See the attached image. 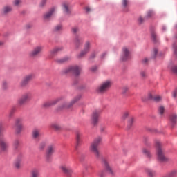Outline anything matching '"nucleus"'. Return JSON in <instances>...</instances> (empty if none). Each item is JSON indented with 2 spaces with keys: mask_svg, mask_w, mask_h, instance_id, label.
Here are the masks:
<instances>
[{
  "mask_svg": "<svg viewBox=\"0 0 177 177\" xmlns=\"http://www.w3.org/2000/svg\"><path fill=\"white\" fill-rule=\"evenodd\" d=\"M81 100V95H77L70 103H68L66 100V97L64 95L59 96L54 100L45 102L43 106L44 107H52V106H56L57 103L59 102H64L57 108V111H62V110H66L70 109L73 104L77 103L78 100Z\"/></svg>",
  "mask_w": 177,
  "mask_h": 177,
  "instance_id": "f257e3e1",
  "label": "nucleus"
},
{
  "mask_svg": "<svg viewBox=\"0 0 177 177\" xmlns=\"http://www.w3.org/2000/svg\"><path fill=\"white\" fill-rule=\"evenodd\" d=\"M102 137H96L90 145V151L93 153L96 158H100V151H99L98 147L100 145H102Z\"/></svg>",
  "mask_w": 177,
  "mask_h": 177,
  "instance_id": "f03ea898",
  "label": "nucleus"
},
{
  "mask_svg": "<svg viewBox=\"0 0 177 177\" xmlns=\"http://www.w3.org/2000/svg\"><path fill=\"white\" fill-rule=\"evenodd\" d=\"M155 146L156 147V154L158 157V160L159 161H161L162 162H164L168 160L167 157H165V153H164V150L162 148H161V142H160L158 140H156L155 142Z\"/></svg>",
  "mask_w": 177,
  "mask_h": 177,
  "instance_id": "7ed1b4c3",
  "label": "nucleus"
},
{
  "mask_svg": "<svg viewBox=\"0 0 177 177\" xmlns=\"http://www.w3.org/2000/svg\"><path fill=\"white\" fill-rule=\"evenodd\" d=\"M64 74H73L76 77L80 75L81 73V67L78 66H71L62 71Z\"/></svg>",
  "mask_w": 177,
  "mask_h": 177,
  "instance_id": "20e7f679",
  "label": "nucleus"
},
{
  "mask_svg": "<svg viewBox=\"0 0 177 177\" xmlns=\"http://www.w3.org/2000/svg\"><path fill=\"white\" fill-rule=\"evenodd\" d=\"M113 85L111 80H106L103 82L97 88V91L98 93H106Z\"/></svg>",
  "mask_w": 177,
  "mask_h": 177,
  "instance_id": "39448f33",
  "label": "nucleus"
},
{
  "mask_svg": "<svg viewBox=\"0 0 177 177\" xmlns=\"http://www.w3.org/2000/svg\"><path fill=\"white\" fill-rule=\"evenodd\" d=\"M31 99H32V93L30 92H26L18 100V104L19 106H23L26 104L27 102L31 101Z\"/></svg>",
  "mask_w": 177,
  "mask_h": 177,
  "instance_id": "423d86ee",
  "label": "nucleus"
},
{
  "mask_svg": "<svg viewBox=\"0 0 177 177\" xmlns=\"http://www.w3.org/2000/svg\"><path fill=\"white\" fill-rule=\"evenodd\" d=\"M42 50H44V46H37L29 53V57L31 58L37 57L41 55Z\"/></svg>",
  "mask_w": 177,
  "mask_h": 177,
  "instance_id": "0eeeda50",
  "label": "nucleus"
},
{
  "mask_svg": "<svg viewBox=\"0 0 177 177\" xmlns=\"http://www.w3.org/2000/svg\"><path fill=\"white\" fill-rule=\"evenodd\" d=\"M22 122H23L22 118H17L15 120V131L17 135L21 133V131H23Z\"/></svg>",
  "mask_w": 177,
  "mask_h": 177,
  "instance_id": "6e6552de",
  "label": "nucleus"
},
{
  "mask_svg": "<svg viewBox=\"0 0 177 177\" xmlns=\"http://www.w3.org/2000/svg\"><path fill=\"white\" fill-rule=\"evenodd\" d=\"M55 149H56V146L55 144H51L48 146L46 154V161L48 162H50V157H52V154L55 153Z\"/></svg>",
  "mask_w": 177,
  "mask_h": 177,
  "instance_id": "1a4fd4ad",
  "label": "nucleus"
},
{
  "mask_svg": "<svg viewBox=\"0 0 177 177\" xmlns=\"http://www.w3.org/2000/svg\"><path fill=\"white\" fill-rule=\"evenodd\" d=\"M102 111L95 110L93 112L91 115V124L96 125L99 122V116L100 115Z\"/></svg>",
  "mask_w": 177,
  "mask_h": 177,
  "instance_id": "9d476101",
  "label": "nucleus"
},
{
  "mask_svg": "<svg viewBox=\"0 0 177 177\" xmlns=\"http://www.w3.org/2000/svg\"><path fill=\"white\" fill-rule=\"evenodd\" d=\"M55 12H56L55 8H53L50 9L48 11H47L46 12H45L43 15V20L44 21H49V20H50L52 16H53V15H55Z\"/></svg>",
  "mask_w": 177,
  "mask_h": 177,
  "instance_id": "9b49d317",
  "label": "nucleus"
},
{
  "mask_svg": "<svg viewBox=\"0 0 177 177\" xmlns=\"http://www.w3.org/2000/svg\"><path fill=\"white\" fill-rule=\"evenodd\" d=\"M90 49H91V42L86 41L84 44V50L80 54L77 55V57L79 59H81V57H84L85 55H86V53L89 52Z\"/></svg>",
  "mask_w": 177,
  "mask_h": 177,
  "instance_id": "f8f14e48",
  "label": "nucleus"
},
{
  "mask_svg": "<svg viewBox=\"0 0 177 177\" xmlns=\"http://www.w3.org/2000/svg\"><path fill=\"white\" fill-rule=\"evenodd\" d=\"M129 59H131V53L129 52L128 48L124 47L122 48V55L121 56V60L122 62H126V60H129Z\"/></svg>",
  "mask_w": 177,
  "mask_h": 177,
  "instance_id": "ddd939ff",
  "label": "nucleus"
},
{
  "mask_svg": "<svg viewBox=\"0 0 177 177\" xmlns=\"http://www.w3.org/2000/svg\"><path fill=\"white\" fill-rule=\"evenodd\" d=\"M60 169L64 172V174H66L68 177H71V174H73V169L70 167V166L67 165H62L60 166Z\"/></svg>",
  "mask_w": 177,
  "mask_h": 177,
  "instance_id": "4468645a",
  "label": "nucleus"
},
{
  "mask_svg": "<svg viewBox=\"0 0 177 177\" xmlns=\"http://www.w3.org/2000/svg\"><path fill=\"white\" fill-rule=\"evenodd\" d=\"M62 10L65 15H71V9H70V4L68 3H62Z\"/></svg>",
  "mask_w": 177,
  "mask_h": 177,
  "instance_id": "2eb2a0df",
  "label": "nucleus"
},
{
  "mask_svg": "<svg viewBox=\"0 0 177 177\" xmlns=\"http://www.w3.org/2000/svg\"><path fill=\"white\" fill-rule=\"evenodd\" d=\"M13 8L12 6H4L1 10L2 15H9L11 12H12Z\"/></svg>",
  "mask_w": 177,
  "mask_h": 177,
  "instance_id": "dca6fc26",
  "label": "nucleus"
},
{
  "mask_svg": "<svg viewBox=\"0 0 177 177\" xmlns=\"http://www.w3.org/2000/svg\"><path fill=\"white\" fill-rule=\"evenodd\" d=\"M84 41L82 40V38L79 37L78 36H76L74 39V45L76 49H78L81 45H82V43Z\"/></svg>",
  "mask_w": 177,
  "mask_h": 177,
  "instance_id": "f3484780",
  "label": "nucleus"
},
{
  "mask_svg": "<svg viewBox=\"0 0 177 177\" xmlns=\"http://www.w3.org/2000/svg\"><path fill=\"white\" fill-rule=\"evenodd\" d=\"M148 98L150 100H153V102H156V103H158V102H161L162 100V98L160 95H153L151 93L149 94Z\"/></svg>",
  "mask_w": 177,
  "mask_h": 177,
  "instance_id": "a211bd4d",
  "label": "nucleus"
},
{
  "mask_svg": "<svg viewBox=\"0 0 177 177\" xmlns=\"http://www.w3.org/2000/svg\"><path fill=\"white\" fill-rule=\"evenodd\" d=\"M41 136V130L39 129H34L32 131V138L33 139H39Z\"/></svg>",
  "mask_w": 177,
  "mask_h": 177,
  "instance_id": "6ab92c4d",
  "label": "nucleus"
},
{
  "mask_svg": "<svg viewBox=\"0 0 177 177\" xmlns=\"http://www.w3.org/2000/svg\"><path fill=\"white\" fill-rule=\"evenodd\" d=\"M41 173L39 171V169L38 168H33L30 171V177H39Z\"/></svg>",
  "mask_w": 177,
  "mask_h": 177,
  "instance_id": "aec40b11",
  "label": "nucleus"
},
{
  "mask_svg": "<svg viewBox=\"0 0 177 177\" xmlns=\"http://www.w3.org/2000/svg\"><path fill=\"white\" fill-rule=\"evenodd\" d=\"M103 165L105 167L107 172H109V174H111V175H113V169L110 167V164L109 163V161L106 160H104Z\"/></svg>",
  "mask_w": 177,
  "mask_h": 177,
  "instance_id": "412c9836",
  "label": "nucleus"
},
{
  "mask_svg": "<svg viewBox=\"0 0 177 177\" xmlns=\"http://www.w3.org/2000/svg\"><path fill=\"white\" fill-rule=\"evenodd\" d=\"M0 149L3 151H5L8 149V142L3 138L0 139Z\"/></svg>",
  "mask_w": 177,
  "mask_h": 177,
  "instance_id": "4be33fe9",
  "label": "nucleus"
},
{
  "mask_svg": "<svg viewBox=\"0 0 177 177\" xmlns=\"http://www.w3.org/2000/svg\"><path fill=\"white\" fill-rule=\"evenodd\" d=\"M62 50H63V47H55L50 51V56L53 57V55L59 53V52H62Z\"/></svg>",
  "mask_w": 177,
  "mask_h": 177,
  "instance_id": "5701e85b",
  "label": "nucleus"
},
{
  "mask_svg": "<svg viewBox=\"0 0 177 177\" xmlns=\"http://www.w3.org/2000/svg\"><path fill=\"white\" fill-rule=\"evenodd\" d=\"M68 60H70V57H65L64 58H58L55 59V62L59 64H63V63H66Z\"/></svg>",
  "mask_w": 177,
  "mask_h": 177,
  "instance_id": "b1692460",
  "label": "nucleus"
},
{
  "mask_svg": "<svg viewBox=\"0 0 177 177\" xmlns=\"http://www.w3.org/2000/svg\"><path fill=\"white\" fill-rule=\"evenodd\" d=\"M82 139V133L81 131H76V142H77V146L81 144Z\"/></svg>",
  "mask_w": 177,
  "mask_h": 177,
  "instance_id": "393cba45",
  "label": "nucleus"
},
{
  "mask_svg": "<svg viewBox=\"0 0 177 177\" xmlns=\"http://www.w3.org/2000/svg\"><path fill=\"white\" fill-rule=\"evenodd\" d=\"M35 78V75L34 73H30L28 75H26L25 77H24V79L26 80V81L28 82V83H30V81H32V80H34Z\"/></svg>",
  "mask_w": 177,
  "mask_h": 177,
  "instance_id": "a878e982",
  "label": "nucleus"
},
{
  "mask_svg": "<svg viewBox=\"0 0 177 177\" xmlns=\"http://www.w3.org/2000/svg\"><path fill=\"white\" fill-rule=\"evenodd\" d=\"M20 145H21V142L19 140H15L13 143L15 150H19Z\"/></svg>",
  "mask_w": 177,
  "mask_h": 177,
  "instance_id": "bb28decb",
  "label": "nucleus"
},
{
  "mask_svg": "<svg viewBox=\"0 0 177 177\" xmlns=\"http://www.w3.org/2000/svg\"><path fill=\"white\" fill-rule=\"evenodd\" d=\"M51 128L55 131H60L62 129V126L57 123H54L51 124Z\"/></svg>",
  "mask_w": 177,
  "mask_h": 177,
  "instance_id": "cd10ccee",
  "label": "nucleus"
},
{
  "mask_svg": "<svg viewBox=\"0 0 177 177\" xmlns=\"http://www.w3.org/2000/svg\"><path fill=\"white\" fill-rule=\"evenodd\" d=\"M28 84H29L27 80H26V79H24V77H23L22 80L19 83V85H20L21 88H26V86H27V85H28Z\"/></svg>",
  "mask_w": 177,
  "mask_h": 177,
  "instance_id": "c85d7f7f",
  "label": "nucleus"
},
{
  "mask_svg": "<svg viewBox=\"0 0 177 177\" xmlns=\"http://www.w3.org/2000/svg\"><path fill=\"white\" fill-rule=\"evenodd\" d=\"M145 172L149 177H153L154 175H156V172L151 169H146Z\"/></svg>",
  "mask_w": 177,
  "mask_h": 177,
  "instance_id": "c756f323",
  "label": "nucleus"
},
{
  "mask_svg": "<svg viewBox=\"0 0 177 177\" xmlns=\"http://www.w3.org/2000/svg\"><path fill=\"white\" fill-rule=\"evenodd\" d=\"M133 122H135V118H131L128 121V124H127L128 129H131V128H132V125H133Z\"/></svg>",
  "mask_w": 177,
  "mask_h": 177,
  "instance_id": "7c9ffc66",
  "label": "nucleus"
},
{
  "mask_svg": "<svg viewBox=\"0 0 177 177\" xmlns=\"http://www.w3.org/2000/svg\"><path fill=\"white\" fill-rule=\"evenodd\" d=\"M153 16H154V11L150 10L147 11L145 18L146 19H151V17H153Z\"/></svg>",
  "mask_w": 177,
  "mask_h": 177,
  "instance_id": "2f4dec72",
  "label": "nucleus"
},
{
  "mask_svg": "<svg viewBox=\"0 0 177 177\" xmlns=\"http://www.w3.org/2000/svg\"><path fill=\"white\" fill-rule=\"evenodd\" d=\"M21 159H17L15 162V167L17 169H20L21 168Z\"/></svg>",
  "mask_w": 177,
  "mask_h": 177,
  "instance_id": "473e14b6",
  "label": "nucleus"
},
{
  "mask_svg": "<svg viewBox=\"0 0 177 177\" xmlns=\"http://www.w3.org/2000/svg\"><path fill=\"white\" fill-rule=\"evenodd\" d=\"M142 153L143 154H145V156H146V157H147L148 158H151V153H150V151L146 149H142Z\"/></svg>",
  "mask_w": 177,
  "mask_h": 177,
  "instance_id": "72a5a7b5",
  "label": "nucleus"
},
{
  "mask_svg": "<svg viewBox=\"0 0 177 177\" xmlns=\"http://www.w3.org/2000/svg\"><path fill=\"white\" fill-rule=\"evenodd\" d=\"M146 20H147V18L146 17H143L142 16H140L138 19L139 24H143Z\"/></svg>",
  "mask_w": 177,
  "mask_h": 177,
  "instance_id": "f704fd0d",
  "label": "nucleus"
},
{
  "mask_svg": "<svg viewBox=\"0 0 177 177\" xmlns=\"http://www.w3.org/2000/svg\"><path fill=\"white\" fill-rule=\"evenodd\" d=\"M45 147H46V142L43 141V142H40V144L39 145V150H44Z\"/></svg>",
  "mask_w": 177,
  "mask_h": 177,
  "instance_id": "c9c22d12",
  "label": "nucleus"
},
{
  "mask_svg": "<svg viewBox=\"0 0 177 177\" xmlns=\"http://www.w3.org/2000/svg\"><path fill=\"white\" fill-rule=\"evenodd\" d=\"M62 30H63V26L59 24V25H57L55 28H54V31L55 32H59V31H62Z\"/></svg>",
  "mask_w": 177,
  "mask_h": 177,
  "instance_id": "e433bc0d",
  "label": "nucleus"
},
{
  "mask_svg": "<svg viewBox=\"0 0 177 177\" xmlns=\"http://www.w3.org/2000/svg\"><path fill=\"white\" fill-rule=\"evenodd\" d=\"M3 126L2 125V123H0V139H3Z\"/></svg>",
  "mask_w": 177,
  "mask_h": 177,
  "instance_id": "4c0bfd02",
  "label": "nucleus"
},
{
  "mask_svg": "<svg viewBox=\"0 0 177 177\" xmlns=\"http://www.w3.org/2000/svg\"><path fill=\"white\" fill-rule=\"evenodd\" d=\"M151 39L153 41V42H157V35L156 34V32L152 31L151 32Z\"/></svg>",
  "mask_w": 177,
  "mask_h": 177,
  "instance_id": "58836bf2",
  "label": "nucleus"
},
{
  "mask_svg": "<svg viewBox=\"0 0 177 177\" xmlns=\"http://www.w3.org/2000/svg\"><path fill=\"white\" fill-rule=\"evenodd\" d=\"M170 120H171V122H172L173 124H176V121H177L176 115H171L170 117Z\"/></svg>",
  "mask_w": 177,
  "mask_h": 177,
  "instance_id": "ea45409f",
  "label": "nucleus"
},
{
  "mask_svg": "<svg viewBox=\"0 0 177 177\" xmlns=\"http://www.w3.org/2000/svg\"><path fill=\"white\" fill-rule=\"evenodd\" d=\"M177 175V171L176 170L172 171L169 172L166 176L167 177H175Z\"/></svg>",
  "mask_w": 177,
  "mask_h": 177,
  "instance_id": "a19ab883",
  "label": "nucleus"
},
{
  "mask_svg": "<svg viewBox=\"0 0 177 177\" xmlns=\"http://www.w3.org/2000/svg\"><path fill=\"white\" fill-rule=\"evenodd\" d=\"M128 3H129V0H122V5L123 8H127Z\"/></svg>",
  "mask_w": 177,
  "mask_h": 177,
  "instance_id": "79ce46f5",
  "label": "nucleus"
},
{
  "mask_svg": "<svg viewBox=\"0 0 177 177\" xmlns=\"http://www.w3.org/2000/svg\"><path fill=\"white\" fill-rule=\"evenodd\" d=\"M158 111L160 115H162V114H164V111H165V108H164L163 106H160L158 108Z\"/></svg>",
  "mask_w": 177,
  "mask_h": 177,
  "instance_id": "37998d69",
  "label": "nucleus"
},
{
  "mask_svg": "<svg viewBox=\"0 0 177 177\" xmlns=\"http://www.w3.org/2000/svg\"><path fill=\"white\" fill-rule=\"evenodd\" d=\"M80 31V28L78 27L75 26L71 28V32L73 34H77Z\"/></svg>",
  "mask_w": 177,
  "mask_h": 177,
  "instance_id": "c03bdc74",
  "label": "nucleus"
},
{
  "mask_svg": "<svg viewBox=\"0 0 177 177\" xmlns=\"http://www.w3.org/2000/svg\"><path fill=\"white\" fill-rule=\"evenodd\" d=\"M129 90V88L127 86H124L122 88V95H125V93H127V92H128Z\"/></svg>",
  "mask_w": 177,
  "mask_h": 177,
  "instance_id": "a18cd8bd",
  "label": "nucleus"
},
{
  "mask_svg": "<svg viewBox=\"0 0 177 177\" xmlns=\"http://www.w3.org/2000/svg\"><path fill=\"white\" fill-rule=\"evenodd\" d=\"M21 3V0H14L13 5L15 6H19Z\"/></svg>",
  "mask_w": 177,
  "mask_h": 177,
  "instance_id": "49530a36",
  "label": "nucleus"
},
{
  "mask_svg": "<svg viewBox=\"0 0 177 177\" xmlns=\"http://www.w3.org/2000/svg\"><path fill=\"white\" fill-rule=\"evenodd\" d=\"M46 2H48V0H41L39 4L40 8H44L46 5Z\"/></svg>",
  "mask_w": 177,
  "mask_h": 177,
  "instance_id": "de8ad7c7",
  "label": "nucleus"
},
{
  "mask_svg": "<svg viewBox=\"0 0 177 177\" xmlns=\"http://www.w3.org/2000/svg\"><path fill=\"white\" fill-rule=\"evenodd\" d=\"M128 115H129V112H124L122 117V120H127V118H128Z\"/></svg>",
  "mask_w": 177,
  "mask_h": 177,
  "instance_id": "09e8293b",
  "label": "nucleus"
},
{
  "mask_svg": "<svg viewBox=\"0 0 177 177\" xmlns=\"http://www.w3.org/2000/svg\"><path fill=\"white\" fill-rule=\"evenodd\" d=\"M90 70L92 71V73H96V71H97V66H93L90 68Z\"/></svg>",
  "mask_w": 177,
  "mask_h": 177,
  "instance_id": "8fccbe9b",
  "label": "nucleus"
},
{
  "mask_svg": "<svg viewBox=\"0 0 177 177\" xmlns=\"http://www.w3.org/2000/svg\"><path fill=\"white\" fill-rule=\"evenodd\" d=\"M140 75L142 78H147V74L146 73L145 71H141L140 72Z\"/></svg>",
  "mask_w": 177,
  "mask_h": 177,
  "instance_id": "3c124183",
  "label": "nucleus"
},
{
  "mask_svg": "<svg viewBox=\"0 0 177 177\" xmlns=\"http://www.w3.org/2000/svg\"><path fill=\"white\" fill-rule=\"evenodd\" d=\"M2 88H3V89H8V82H3Z\"/></svg>",
  "mask_w": 177,
  "mask_h": 177,
  "instance_id": "603ef678",
  "label": "nucleus"
},
{
  "mask_svg": "<svg viewBox=\"0 0 177 177\" xmlns=\"http://www.w3.org/2000/svg\"><path fill=\"white\" fill-rule=\"evenodd\" d=\"M149 63V59L148 58H144L142 59V64H147Z\"/></svg>",
  "mask_w": 177,
  "mask_h": 177,
  "instance_id": "864d4df0",
  "label": "nucleus"
},
{
  "mask_svg": "<svg viewBox=\"0 0 177 177\" xmlns=\"http://www.w3.org/2000/svg\"><path fill=\"white\" fill-rule=\"evenodd\" d=\"M14 113H15V109H11L9 113V117H12Z\"/></svg>",
  "mask_w": 177,
  "mask_h": 177,
  "instance_id": "5fc2aeb1",
  "label": "nucleus"
},
{
  "mask_svg": "<svg viewBox=\"0 0 177 177\" xmlns=\"http://www.w3.org/2000/svg\"><path fill=\"white\" fill-rule=\"evenodd\" d=\"M158 53V50L157 48H155L153 50V57H156V55Z\"/></svg>",
  "mask_w": 177,
  "mask_h": 177,
  "instance_id": "6e6d98bb",
  "label": "nucleus"
},
{
  "mask_svg": "<svg viewBox=\"0 0 177 177\" xmlns=\"http://www.w3.org/2000/svg\"><path fill=\"white\" fill-rule=\"evenodd\" d=\"M173 97H177V88L173 92Z\"/></svg>",
  "mask_w": 177,
  "mask_h": 177,
  "instance_id": "4d7b16f0",
  "label": "nucleus"
},
{
  "mask_svg": "<svg viewBox=\"0 0 177 177\" xmlns=\"http://www.w3.org/2000/svg\"><path fill=\"white\" fill-rule=\"evenodd\" d=\"M85 10L86 13H89V12H91V8L89 7H86Z\"/></svg>",
  "mask_w": 177,
  "mask_h": 177,
  "instance_id": "13d9d810",
  "label": "nucleus"
},
{
  "mask_svg": "<svg viewBox=\"0 0 177 177\" xmlns=\"http://www.w3.org/2000/svg\"><path fill=\"white\" fill-rule=\"evenodd\" d=\"M100 177H104V171H102L99 174Z\"/></svg>",
  "mask_w": 177,
  "mask_h": 177,
  "instance_id": "bf43d9fd",
  "label": "nucleus"
},
{
  "mask_svg": "<svg viewBox=\"0 0 177 177\" xmlns=\"http://www.w3.org/2000/svg\"><path fill=\"white\" fill-rule=\"evenodd\" d=\"M95 53H93L91 55V59H94V57H95Z\"/></svg>",
  "mask_w": 177,
  "mask_h": 177,
  "instance_id": "052dcab7",
  "label": "nucleus"
},
{
  "mask_svg": "<svg viewBox=\"0 0 177 177\" xmlns=\"http://www.w3.org/2000/svg\"><path fill=\"white\" fill-rule=\"evenodd\" d=\"M105 56H106V53H103V54L101 55L102 59H103V57H104Z\"/></svg>",
  "mask_w": 177,
  "mask_h": 177,
  "instance_id": "680f3d73",
  "label": "nucleus"
},
{
  "mask_svg": "<svg viewBox=\"0 0 177 177\" xmlns=\"http://www.w3.org/2000/svg\"><path fill=\"white\" fill-rule=\"evenodd\" d=\"M162 30L163 31H165V30H167V28L165 26H162Z\"/></svg>",
  "mask_w": 177,
  "mask_h": 177,
  "instance_id": "e2e57ef3",
  "label": "nucleus"
},
{
  "mask_svg": "<svg viewBox=\"0 0 177 177\" xmlns=\"http://www.w3.org/2000/svg\"><path fill=\"white\" fill-rule=\"evenodd\" d=\"M3 45V41H0V46H2Z\"/></svg>",
  "mask_w": 177,
  "mask_h": 177,
  "instance_id": "0e129e2a",
  "label": "nucleus"
},
{
  "mask_svg": "<svg viewBox=\"0 0 177 177\" xmlns=\"http://www.w3.org/2000/svg\"><path fill=\"white\" fill-rule=\"evenodd\" d=\"M84 169L85 171H88V166L85 167Z\"/></svg>",
  "mask_w": 177,
  "mask_h": 177,
  "instance_id": "69168bd1",
  "label": "nucleus"
},
{
  "mask_svg": "<svg viewBox=\"0 0 177 177\" xmlns=\"http://www.w3.org/2000/svg\"><path fill=\"white\" fill-rule=\"evenodd\" d=\"M83 175H84V176H86V174H85V172H84V173H83Z\"/></svg>",
  "mask_w": 177,
  "mask_h": 177,
  "instance_id": "338daca9",
  "label": "nucleus"
},
{
  "mask_svg": "<svg viewBox=\"0 0 177 177\" xmlns=\"http://www.w3.org/2000/svg\"><path fill=\"white\" fill-rule=\"evenodd\" d=\"M176 28H177V25L176 26Z\"/></svg>",
  "mask_w": 177,
  "mask_h": 177,
  "instance_id": "774afa93",
  "label": "nucleus"
}]
</instances>
